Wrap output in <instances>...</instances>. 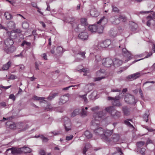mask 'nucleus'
Masks as SVG:
<instances>
[{
  "label": "nucleus",
  "mask_w": 155,
  "mask_h": 155,
  "mask_svg": "<svg viewBox=\"0 0 155 155\" xmlns=\"http://www.w3.org/2000/svg\"><path fill=\"white\" fill-rule=\"evenodd\" d=\"M122 110L124 114L125 115H128L130 114V109L128 108L127 107L125 106L123 107Z\"/></svg>",
  "instance_id": "20"
},
{
  "label": "nucleus",
  "mask_w": 155,
  "mask_h": 155,
  "mask_svg": "<svg viewBox=\"0 0 155 155\" xmlns=\"http://www.w3.org/2000/svg\"><path fill=\"white\" fill-rule=\"evenodd\" d=\"M9 78L11 79H15L17 78L16 76L13 74H11L10 75Z\"/></svg>",
  "instance_id": "58"
},
{
  "label": "nucleus",
  "mask_w": 155,
  "mask_h": 155,
  "mask_svg": "<svg viewBox=\"0 0 155 155\" xmlns=\"http://www.w3.org/2000/svg\"><path fill=\"white\" fill-rule=\"evenodd\" d=\"M28 127V125L24 123L20 122L17 124L16 129L19 130H18L19 132L26 130Z\"/></svg>",
  "instance_id": "4"
},
{
  "label": "nucleus",
  "mask_w": 155,
  "mask_h": 155,
  "mask_svg": "<svg viewBox=\"0 0 155 155\" xmlns=\"http://www.w3.org/2000/svg\"><path fill=\"white\" fill-rule=\"evenodd\" d=\"M4 16L6 19L9 20L12 18V15L8 12H6L4 14Z\"/></svg>",
  "instance_id": "27"
},
{
  "label": "nucleus",
  "mask_w": 155,
  "mask_h": 155,
  "mask_svg": "<svg viewBox=\"0 0 155 155\" xmlns=\"http://www.w3.org/2000/svg\"><path fill=\"white\" fill-rule=\"evenodd\" d=\"M87 94H85L82 95H80L79 97L82 98L84 100L85 102L87 103V99L86 97Z\"/></svg>",
  "instance_id": "40"
},
{
  "label": "nucleus",
  "mask_w": 155,
  "mask_h": 155,
  "mask_svg": "<svg viewBox=\"0 0 155 155\" xmlns=\"http://www.w3.org/2000/svg\"><path fill=\"white\" fill-rule=\"evenodd\" d=\"M73 136L72 135L67 136L66 137V140H71L73 138Z\"/></svg>",
  "instance_id": "57"
},
{
  "label": "nucleus",
  "mask_w": 155,
  "mask_h": 155,
  "mask_svg": "<svg viewBox=\"0 0 155 155\" xmlns=\"http://www.w3.org/2000/svg\"><path fill=\"white\" fill-rule=\"evenodd\" d=\"M90 14L91 16L96 17L99 15V14L97 9L94 8L91 9Z\"/></svg>",
  "instance_id": "14"
},
{
  "label": "nucleus",
  "mask_w": 155,
  "mask_h": 155,
  "mask_svg": "<svg viewBox=\"0 0 155 155\" xmlns=\"http://www.w3.org/2000/svg\"><path fill=\"white\" fill-rule=\"evenodd\" d=\"M105 78V77L104 76H102L101 77L96 78H94V81H99L103 79H104Z\"/></svg>",
  "instance_id": "47"
},
{
  "label": "nucleus",
  "mask_w": 155,
  "mask_h": 155,
  "mask_svg": "<svg viewBox=\"0 0 155 155\" xmlns=\"http://www.w3.org/2000/svg\"><path fill=\"white\" fill-rule=\"evenodd\" d=\"M4 43L5 46H12L14 44L13 40L10 38H6L5 40Z\"/></svg>",
  "instance_id": "16"
},
{
  "label": "nucleus",
  "mask_w": 155,
  "mask_h": 155,
  "mask_svg": "<svg viewBox=\"0 0 155 155\" xmlns=\"http://www.w3.org/2000/svg\"><path fill=\"white\" fill-rule=\"evenodd\" d=\"M16 49V48L14 46H5L4 51L7 54H9L13 52Z\"/></svg>",
  "instance_id": "9"
},
{
  "label": "nucleus",
  "mask_w": 155,
  "mask_h": 155,
  "mask_svg": "<svg viewBox=\"0 0 155 155\" xmlns=\"http://www.w3.org/2000/svg\"><path fill=\"white\" fill-rule=\"evenodd\" d=\"M119 18L120 20H121L123 22H125L127 20L126 17L124 15H120L119 16Z\"/></svg>",
  "instance_id": "45"
},
{
  "label": "nucleus",
  "mask_w": 155,
  "mask_h": 155,
  "mask_svg": "<svg viewBox=\"0 0 155 155\" xmlns=\"http://www.w3.org/2000/svg\"><path fill=\"white\" fill-rule=\"evenodd\" d=\"M9 98L12 99L14 101L15 100L16 97L13 94H11L9 96Z\"/></svg>",
  "instance_id": "50"
},
{
  "label": "nucleus",
  "mask_w": 155,
  "mask_h": 155,
  "mask_svg": "<svg viewBox=\"0 0 155 155\" xmlns=\"http://www.w3.org/2000/svg\"><path fill=\"white\" fill-rule=\"evenodd\" d=\"M51 107L49 104H48L47 105V106L46 108H45V111H48L51 110Z\"/></svg>",
  "instance_id": "51"
},
{
  "label": "nucleus",
  "mask_w": 155,
  "mask_h": 155,
  "mask_svg": "<svg viewBox=\"0 0 155 155\" xmlns=\"http://www.w3.org/2000/svg\"><path fill=\"white\" fill-rule=\"evenodd\" d=\"M139 94H140V95L141 96V97L142 99H143L144 97H143V93L141 89V88H140L139 89Z\"/></svg>",
  "instance_id": "53"
},
{
  "label": "nucleus",
  "mask_w": 155,
  "mask_h": 155,
  "mask_svg": "<svg viewBox=\"0 0 155 155\" xmlns=\"http://www.w3.org/2000/svg\"><path fill=\"white\" fill-rule=\"evenodd\" d=\"M78 37L81 39L85 40L88 38V35L86 32H81L78 35Z\"/></svg>",
  "instance_id": "19"
},
{
  "label": "nucleus",
  "mask_w": 155,
  "mask_h": 155,
  "mask_svg": "<svg viewBox=\"0 0 155 155\" xmlns=\"http://www.w3.org/2000/svg\"><path fill=\"white\" fill-rule=\"evenodd\" d=\"M84 134L87 139H90L92 137V134L88 130H86L84 132Z\"/></svg>",
  "instance_id": "29"
},
{
  "label": "nucleus",
  "mask_w": 155,
  "mask_h": 155,
  "mask_svg": "<svg viewBox=\"0 0 155 155\" xmlns=\"http://www.w3.org/2000/svg\"><path fill=\"white\" fill-rule=\"evenodd\" d=\"M104 27L103 26H101L97 27V31L100 33H102L103 31Z\"/></svg>",
  "instance_id": "42"
},
{
  "label": "nucleus",
  "mask_w": 155,
  "mask_h": 155,
  "mask_svg": "<svg viewBox=\"0 0 155 155\" xmlns=\"http://www.w3.org/2000/svg\"><path fill=\"white\" fill-rule=\"evenodd\" d=\"M71 25L72 28L76 31H79L80 30H82L81 28V25L78 24L75 21H73L71 23Z\"/></svg>",
  "instance_id": "10"
},
{
  "label": "nucleus",
  "mask_w": 155,
  "mask_h": 155,
  "mask_svg": "<svg viewBox=\"0 0 155 155\" xmlns=\"http://www.w3.org/2000/svg\"><path fill=\"white\" fill-rule=\"evenodd\" d=\"M12 62L10 61H9L7 63L4 64L2 67V69L4 70H7L11 66Z\"/></svg>",
  "instance_id": "22"
},
{
  "label": "nucleus",
  "mask_w": 155,
  "mask_h": 155,
  "mask_svg": "<svg viewBox=\"0 0 155 155\" xmlns=\"http://www.w3.org/2000/svg\"><path fill=\"white\" fill-rule=\"evenodd\" d=\"M113 64L115 67H117L122 64V61L118 59L115 58L114 61H113Z\"/></svg>",
  "instance_id": "15"
},
{
  "label": "nucleus",
  "mask_w": 155,
  "mask_h": 155,
  "mask_svg": "<svg viewBox=\"0 0 155 155\" xmlns=\"http://www.w3.org/2000/svg\"><path fill=\"white\" fill-rule=\"evenodd\" d=\"M31 5L33 7L36 8L37 9H39V8L37 6V4L36 3L34 2H32L31 3Z\"/></svg>",
  "instance_id": "54"
},
{
  "label": "nucleus",
  "mask_w": 155,
  "mask_h": 155,
  "mask_svg": "<svg viewBox=\"0 0 155 155\" xmlns=\"http://www.w3.org/2000/svg\"><path fill=\"white\" fill-rule=\"evenodd\" d=\"M39 153L41 155H46L47 153L45 150H41Z\"/></svg>",
  "instance_id": "56"
},
{
  "label": "nucleus",
  "mask_w": 155,
  "mask_h": 155,
  "mask_svg": "<svg viewBox=\"0 0 155 155\" xmlns=\"http://www.w3.org/2000/svg\"><path fill=\"white\" fill-rule=\"evenodd\" d=\"M105 45V47L107 48L110 45L111 43L110 40V39H107L103 41Z\"/></svg>",
  "instance_id": "34"
},
{
  "label": "nucleus",
  "mask_w": 155,
  "mask_h": 155,
  "mask_svg": "<svg viewBox=\"0 0 155 155\" xmlns=\"http://www.w3.org/2000/svg\"><path fill=\"white\" fill-rule=\"evenodd\" d=\"M64 121V126L65 130L68 131L71 130V123L70 120L67 117L63 118L62 120Z\"/></svg>",
  "instance_id": "5"
},
{
  "label": "nucleus",
  "mask_w": 155,
  "mask_h": 155,
  "mask_svg": "<svg viewBox=\"0 0 155 155\" xmlns=\"http://www.w3.org/2000/svg\"><path fill=\"white\" fill-rule=\"evenodd\" d=\"M86 53L85 51H81L80 52L78 53V54H79L81 56V57L82 58V59H81L80 60H83L85 58V54Z\"/></svg>",
  "instance_id": "36"
},
{
  "label": "nucleus",
  "mask_w": 155,
  "mask_h": 155,
  "mask_svg": "<svg viewBox=\"0 0 155 155\" xmlns=\"http://www.w3.org/2000/svg\"><path fill=\"white\" fill-rule=\"evenodd\" d=\"M149 115V111H148L146 112L143 115V120L146 122H147L148 120V116Z\"/></svg>",
  "instance_id": "30"
},
{
  "label": "nucleus",
  "mask_w": 155,
  "mask_h": 155,
  "mask_svg": "<svg viewBox=\"0 0 155 155\" xmlns=\"http://www.w3.org/2000/svg\"><path fill=\"white\" fill-rule=\"evenodd\" d=\"M105 110L111 114L112 117L115 119H118L120 117V113L115 110L113 106L107 107L105 108Z\"/></svg>",
  "instance_id": "2"
},
{
  "label": "nucleus",
  "mask_w": 155,
  "mask_h": 155,
  "mask_svg": "<svg viewBox=\"0 0 155 155\" xmlns=\"http://www.w3.org/2000/svg\"><path fill=\"white\" fill-rule=\"evenodd\" d=\"M29 24L27 22H23L22 23V27L24 29H27L29 27Z\"/></svg>",
  "instance_id": "41"
},
{
  "label": "nucleus",
  "mask_w": 155,
  "mask_h": 155,
  "mask_svg": "<svg viewBox=\"0 0 155 155\" xmlns=\"http://www.w3.org/2000/svg\"><path fill=\"white\" fill-rule=\"evenodd\" d=\"M124 100L126 102L130 104L135 103V99L134 96L129 94H127L124 98Z\"/></svg>",
  "instance_id": "3"
},
{
  "label": "nucleus",
  "mask_w": 155,
  "mask_h": 155,
  "mask_svg": "<svg viewBox=\"0 0 155 155\" xmlns=\"http://www.w3.org/2000/svg\"><path fill=\"white\" fill-rule=\"evenodd\" d=\"M107 21V19H106L105 17L104 16L101 18L100 20L97 22V24L102 23L103 24H106Z\"/></svg>",
  "instance_id": "26"
},
{
  "label": "nucleus",
  "mask_w": 155,
  "mask_h": 155,
  "mask_svg": "<svg viewBox=\"0 0 155 155\" xmlns=\"http://www.w3.org/2000/svg\"><path fill=\"white\" fill-rule=\"evenodd\" d=\"M7 26L9 28L13 29L15 28V24L13 21H10L7 24Z\"/></svg>",
  "instance_id": "21"
},
{
  "label": "nucleus",
  "mask_w": 155,
  "mask_h": 155,
  "mask_svg": "<svg viewBox=\"0 0 155 155\" xmlns=\"http://www.w3.org/2000/svg\"><path fill=\"white\" fill-rule=\"evenodd\" d=\"M11 87V85L10 86H6V87L2 85H1V86H0L1 88H2L4 89H8L9 88H10Z\"/></svg>",
  "instance_id": "62"
},
{
  "label": "nucleus",
  "mask_w": 155,
  "mask_h": 155,
  "mask_svg": "<svg viewBox=\"0 0 155 155\" xmlns=\"http://www.w3.org/2000/svg\"><path fill=\"white\" fill-rule=\"evenodd\" d=\"M106 114L103 111L98 113H94L93 114V120L91 121L92 128L93 126H96L97 127L94 130V134L97 135H100L101 139L106 142H110L111 140L109 137L112 134V130H107L104 132V129L101 127H99V120L104 117Z\"/></svg>",
  "instance_id": "1"
},
{
  "label": "nucleus",
  "mask_w": 155,
  "mask_h": 155,
  "mask_svg": "<svg viewBox=\"0 0 155 155\" xmlns=\"http://www.w3.org/2000/svg\"><path fill=\"white\" fill-rule=\"evenodd\" d=\"M80 110L79 109H76L74 110L73 112L71 114V117H74L77 115L79 114Z\"/></svg>",
  "instance_id": "33"
},
{
  "label": "nucleus",
  "mask_w": 155,
  "mask_h": 155,
  "mask_svg": "<svg viewBox=\"0 0 155 155\" xmlns=\"http://www.w3.org/2000/svg\"><path fill=\"white\" fill-rule=\"evenodd\" d=\"M21 153L24 152V153H30L31 151V149L28 147H23L21 148Z\"/></svg>",
  "instance_id": "24"
},
{
  "label": "nucleus",
  "mask_w": 155,
  "mask_h": 155,
  "mask_svg": "<svg viewBox=\"0 0 155 155\" xmlns=\"http://www.w3.org/2000/svg\"><path fill=\"white\" fill-rule=\"evenodd\" d=\"M97 26L96 25H91L88 27V29L91 32H94L97 31Z\"/></svg>",
  "instance_id": "23"
},
{
  "label": "nucleus",
  "mask_w": 155,
  "mask_h": 155,
  "mask_svg": "<svg viewBox=\"0 0 155 155\" xmlns=\"http://www.w3.org/2000/svg\"><path fill=\"white\" fill-rule=\"evenodd\" d=\"M87 111L85 110L84 108H83L81 111V115L82 116H85L87 114Z\"/></svg>",
  "instance_id": "49"
},
{
  "label": "nucleus",
  "mask_w": 155,
  "mask_h": 155,
  "mask_svg": "<svg viewBox=\"0 0 155 155\" xmlns=\"http://www.w3.org/2000/svg\"><path fill=\"white\" fill-rule=\"evenodd\" d=\"M113 7V10L115 12H118L119 10L116 7H114V6H112Z\"/></svg>",
  "instance_id": "59"
},
{
  "label": "nucleus",
  "mask_w": 155,
  "mask_h": 155,
  "mask_svg": "<svg viewBox=\"0 0 155 155\" xmlns=\"http://www.w3.org/2000/svg\"><path fill=\"white\" fill-rule=\"evenodd\" d=\"M120 137L119 135L117 134H114L112 136V139L114 142L116 143L119 140Z\"/></svg>",
  "instance_id": "25"
},
{
  "label": "nucleus",
  "mask_w": 155,
  "mask_h": 155,
  "mask_svg": "<svg viewBox=\"0 0 155 155\" xmlns=\"http://www.w3.org/2000/svg\"><path fill=\"white\" fill-rule=\"evenodd\" d=\"M90 145L89 144H87L85 145V147L83 148V153L84 154H85L87 150V147H90Z\"/></svg>",
  "instance_id": "46"
},
{
  "label": "nucleus",
  "mask_w": 155,
  "mask_h": 155,
  "mask_svg": "<svg viewBox=\"0 0 155 155\" xmlns=\"http://www.w3.org/2000/svg\"><path fill=\"white\" fill-rule=\"evenodd\" d=\"M140 76V72H137L134 74L130 75L127 77V78L131 79V80H135L139 78Z\"/></svg>",
  "instance_id": "11"
},
{
  "label": "nucleus",
  "mask_w": 155,
  "mask_h": 155,
  "mask_svg": "<svg viewBox=\"0 0 155 155\" xmlns=\"http://www.w3.org/2000/svg\"><path fill=\"white\" fill-rule=\"evenodd\" d=\"M103 65L106 67H109L113 63V61L110 58L103 59L102 60Z\"/></svg>",
  "instance_id": "7"
},
{
  "label": "nucleus",
  "mask_w": 155,
  "mask_h": 155,
  "mask_svg": "<svg viewBox=\"0 0 155 155\" xmlns=\"http://www.w3.org/2000/svg\"><path fill=\"white\" fill-rule=\"evenodd\" d=\"M129 121L132 122V120L131 119H129L125 120L124 121V123L130 127H133V126L130 123Z\"/></svg>",
  "instance_id": "31"
},
{
  "label": "nucleus",
  "mask_w": 155,
  "mask_h": 155,
  "mask_svg": "<svg viewBox=\"0 0 155 155\" xmlns=\"http://www.w3.org/2000/svg\"><path fill=\"white\" fill-rule=\"evenodd\" d=\"M122 53L124 56L126 58L125 59L126 62L129 59V58L131 56L130 52L127 51L126 48H124L122 49Z\"/></svg>",
  "instance_id": "8"
},
{
  "label": "nucleus",
  "mask_w": 155,
  "mask_h": 155,
  "mask_svg": "<svg viewBox=\"0 0 155 155\" xmlns=\"http://www.w3.org/2000/svg\"><path fill=\"white\" fill-rule=\"evenodd\" d=\"M81 24L80 25H81V26L82 30H84L85 29V26L88 25L87 23V19L84 18H81L80 20Z\"/></svg>",
  "instance_id": "12"
},
{
  "label": "nucleus",
  "mask_w": 155,
  "mask_h": 155,
  "mask_svg": "<svg viewBox=\"0 0 155 155\" xmlns=\"http://www.w3.org/2000/svg\"><path fill=\"white\" fill-rule=\"evenodd\" d=\"M6 126L9 128L12 129H16L17 124L14 123H11L10 122H7L6 124Z\"/></svg>",
  "instance_id": "17"
},
{
  "label": "nucleus",
  "mask_w": 155,
  "mask_h": 155,
  "mask_svg": "<svg viewBox=\"0 0 155 155\" xmlns=\"http://www.w3.org/2000/svg\"><path fill=\"white\" fill-rule=\"evenodd\" d=\"M120 23V19L117 18L113 22V24L115 25H117Z\"/></svg>",
  "instance_id": "52"
},
{
  "label": "nucleus",
  "mask_w": 155,
  "mask_h": 155,
  "mask_svg": "<svg viewBox=\"0 0 155 155\" xmlns=\"http://www.w3.org/2000/svg\"><path fill=\"white\" fill-rule=\"evenodd\" d=\"M41 56L42 58H43L45 60H47V55L45 53L41 55Z\"/></svg>",
  "instance_id": "61"
},
{
  "label": "nucleus",
  "mask_w": 155,
  "mask_h": 155,
  "mask_svg": "<svg viewBox=\"0 0 155 155\" xmlns=\"http://www.w3.org/2000/svg\"><path fill=\"white\" fill-rule=\"evenodd\" d=\"M101 56L99 55L96 56L95 62L97 63L101 62Z\"/></svg>",
  "instance_id": "38"
},
{
  "label": "nucleus",
  "mask_w": 155,
  "mask_h": 155,
  "mask_svg": "<svg viewBox=\"0 0 155 155\" xmlns=\"http://www.w3.org/2000/svg\"><path fill=\"white\" fill-rule=\"evenodd\" d=\"M41 138L42 139L43 141L47 142L48 140V139L47 138L44 137L43 136H41Z\"/></svg>",
  "instance_id": "55"
},
{
  "label": "nucleus",
  "mask_w": 155,
  "mask_h": 155,
  "mask_svg": "<svg viewBox=\"0 0 155 155\" xmlns=\"http://www.w3.org/2000/svg\"><path fill=\"white\" fill-rule=\"evenodd\" d=\"M99 108V107L98 106H96L95 107H93L91 108V110L92 111H96V110H98Z\"/></svg>",
  "instance_id": "63"
},
{
  "label": "nucleus",
  "mask_w": 155,
  "mask_h": 155,
  "mask_svg": "<svg viewBox=\"0 0 155 155\" xmlns=\"http://www.w3.org/2000/svg\"><path fill=\"white\" fill-rule=\"evenodd\" d=\"M58 94L57 93H54L52 94L51 95L49 96L48 97L47 99L48 100H51L52 99H53L54 97H55L56 96H57Z\"/></svg>",
  "instance_id": "37"
},
{
  "label": "nucleus",
  "mask_w": 155,
  "mask_h": 155,
  "mask_svg": "<svg viewBox=\"0 0 155 155\" xmlns=\"http://www.w3.org/2000/svg\"><path fill=\"white\" fill-rule=\"evenodd\" d=\"M145 144V142L143 141L138 142L137 143V145L138 147H141L143 146Z\"/></svg>",
  "instance_id": "43"
},
{
  "label": "nucleus",
  "mask_w": 155,
  "mask_h": 155,
  "mask_svg": "<svg viewBox=\"0 0 155 155\" xmlns=\"http://www.w3.org/2000/svg\"><path fill=\"white\" fill-rule=\"evenodd\" d=\"M116 150L117 151L120 153V154H123V152H122L121 149L119 147H117L116 148Z\"/></svg>",
  "instance_id": "60"
},
{
  "label": "nucleus",
  "mask_w": 155,
  "mask_h": 155,
  "mask_svg": "<svg viewBox=\"0 0 155 155\" xmlns=\"http://www.w3.org/2000/svg\"><path fill=\"white\" fill-rule=\"evenodd\" d=\"M69 100L68 97L66 95H63L61 97L59 102L60 104H63Z\"/></svg>",
  "instance_id": "13"
},
{
  "label": "nucleus",
  "mask_w": 155,
  "mask_h": 155,
  "mask_svg": "<svg viewBox=\"0 0 155 155\" xmlns=\"http://www.w3.org/2000/svg\"><path fill=\"white\" fill-rule=\"evenodd\" d=\"M147 24L148 26H150L151 23H154L155 22V20L151 16H147Z\"/></svg>",
  "instance_id": "18"
},
{
  "label": "nucleus",
  "mask_w": 155,
  "mask_h": 155,
  "mask_svg": "<svg viewBox=\"0 0 155 155\" xmlns=\"http://www.w3.org/2000/svg\"><path fill=\"white\" fill-rule=\"evenodd\" d=\"M112 104L114 106H121V104L119 101L117 99H114L112 101Z\"/></svg>",
  "instance_id": "28"
},
{
  "label": "nucleus",
  "mask_w": 155,
  "mask_h": 155,
  "mask_svg": "<svg viewBox=\"0 0 155 155\" xmlns=\"http://www.w3.org/2000/svg\"><path fill=\"white\" fill-rule=\"evenodd\" d=\"M140 151V153L142 155H145V149L144 148H141L140 150H138Z\"/></svg>",
  "instance_id": "48"
},
{
  "label": "nucleus",
  "mask_w": 155,
  "mask_h": 155,
  "mask_svg": "<svg viewBox=\"0 0 155 155\" xmlns=\"http://www.w3.org/2000/svg\"><path fill=\"white\" fill-rule=\"evenodd\" d=\"M121 91V90L120 89H113L111 91V92H119Z\"/></svg>",
  "instance_id": "64"
},
{
  "label": "nucleus",
  "mask_w": 155,
  "mask_h": 155,
  "mask_svg": "<svg viewBox=\"0 0 155 155\" xmlns=\"http://www.w3.org/2000/svg\"><path fill=\"white\" fill-rule=\"evenodd\" d=\"M105 73V70L103 69H101L97 71L96 72V74L97 76H101L102 74H104Z\"/></svg>",
  "instance_id": "32"
},
{
  "label": "nucleus",
  "mask_w": 155,
  "mask_h": 155,
  "mask_svg": "<svg viewBox=\"0 0 155 155\" xmlns=\"http://www.w3.org/2000/svg\"><path fill=\"white\" fill-rule=\"evenodd\" d=\"M98 47L99 48H105L104 41L99 42L98 44Z\"/></svg>",
  "instance_id": "44"
},
{
  "label": "nucleus",
  "mask_w": 155,
  "mask_h": 155,
  "mask_svg": "<svg viewBox=\"0 0 155 155\" xmlns=\"http://www.w3.org/2000/svg\"><path fill=\"white\" fill-rule=\"evenodd\" d=\"M21 148L12 147L11 148L7 149L6 152L10 151L12 154L16 155L21 153Z\"/></svg>",
  "instance_id": "6"
},
{
  "label": "nucleus",
  "mask_w": 155,
  "mask_h": 155,
  "mask_svg": "<svg viewBox=\"0 0 155 155\" xmlns=\"http://www.w3.org/2000/svg\"><path fill=\"white\" fill-rule=\"evenodd\" d=\"M152 55V53H149L147 55V56H146V57H144V58H140V59H138V60H135V61H134L133 62V63H135L136 62H137L139 61H140V60H143V59L144 58H148L149 57L150 55Z\"/></svg>",
  "instance_id": "39"
},
{
  "label": "nucleus",
  "mask_w": 155,
  "mask_h": 155,
  "mask_svg": "<svg viewBox=\"0 0 155 155\" xmlns=\"http://www.w3.org/2000/svg\"><path fill=\"white\" fill-rule=\"evenodd\" d=\"M45 98L44 97H37L36 96H34L33 98V99L35 100L41 101L45 99Z\"/></svg>",
  "instance_id": "35"
}]
</instances>
